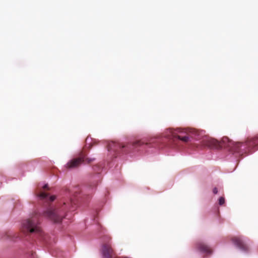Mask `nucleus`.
I'll return each mask as SVG.
<instances>
[{
  "label": "nucleus",
  "mask_w": 258,
  "mask_h": 258,
  "mask_svg": "<svg viewBox=\"0 0 258 258\" xmlns=\"http://www.w3.org/2000/svg\"><path fill=\"white\" fill-rule=\"evenodd\" d=\"M53 177H54V181L56 180V179H57V177H56V176H54Z\"/></svg>",
  "instance_id": "16"
},
{
  "label": "nucleus",
  "mask_w": 258,
  "mask_h": 258,
  "mask_svg": "<svg viewBox=\"0 0 258 258\" xmlns=\"http://www.w3.org/2000/svg\"><path fill=\"white\" fill-rule=\"evenodd\" d=\"M95 158H89L86 157V154L82 152L78 158H74L69 161L66 165L68 169H73L78 167L83 162H86L90 163L94 161Z\"/></svg>",
  "instance_id": "6"
},
{
  "label": "nucleus",
  "mask_w": 258,
  "mask_h": 258,
  "mask_svg": "<svg viewBox=\"0 0 258 258\" xmlns=\"http://www.w3.org/2000/svg\"><path fill=\"white\" fill-rule=\"evenodd\" d=\"M222 146L229 148L233 152L247 153L258 149V135L248 138L244 143L234 142L227 137H224L222 139Z\"/></svg>",
  "instance_id": "1"
},
{
  "label": "nucleus",
  "mask_w": 258,
  "mask_h": 258,
  "mask_svg": "<svg viewBox=\"0 0 258 258\" xmlns=\"http://www.w3.org/2000/svg\"><path fill=\"white\" fill-rule=\"evenodd\" d=\"M213 193L214 194H217L218 193V189L216 187H215L213 190Z\"/></svg>",
  "instance_id": "14"
},
{
  "label": "nucleus",
  "mask_w": 258,
  "mask_h": 258,
  "mask_svg": "<svg viewBox=\"0 0 258 258\" xmlns=\"http://www.w3.org/2000/svg\"><path fill=\"white\" fill-rule=\"evenodd\" d=\"M193 132L191 129H181L177 128L173 130L169 128L167 132L166 136L170 140L173 142H176L178 140L183 142L187 143L189 141V139L191 137L190 134Z\"/></svg>",
  "instance_id": "2"
},
{
  "label": "nucleus",
  "mask_w": 258,
  "mask_h": 258,
  "mask_svg": "<svg viewBox=\"0 0 258 258\" xmlns=\"http://www.w3.org/2000/svg\"><path fill=\"white\" fill-rule=\"evenodd\" d=\"M110 241L111 238L108 237L102 244L101 251L103 258H114L115 256V252Z\"/></svg>",
  "instance_id": "7"
},
{
  "label": "nucleus",
  "mask_w": 258,
  "mask_h": 258,
  "mask_svg": "<svg viewBox=\"0 0 258 258\" xmlns=\"http://www.w3.org/2000/svg\"><path fill=\"white\" fill-rule=\"evenodd\" d=\"M233 244L240 250L247 251L248 249V246L241 236H234L231 238Z\"/></svg>",
  "instance_id": "9"
},
{
  "label": "nucleus",
  "mask_w": 258,
  "mask_h": 258,
  "mask_svg": "<svg viewBox=\"0 0 258 258\" xmlns=\"http://www.w3.org/2000/svg\"><path fill=\"white\" fill-rule=\"evenodd\" d=\"M225 203V199L223 197H220L219 199V204L223 205Z\"/></svg>",
  "instance_id": "12"
},
{
  "label": "nucleus",
  "mask_w": 258,
  "mask_h": 258,
  "mask_svg": "<svg viewBox=\"0 0 258 258\" xmlns=\"http://www.w3.org/2000/svg\"><path fill=\"white\" fill-rule=\"evenodd\" d=\"M56 199V196L55 195H49V203L54 201Z\"/></svg>",
  "instance_id": "13"
},
{
  "label": "nucleus",
  "mask_w": 258,
  "mask_h": 258,
  "mask_svg": "<svg viewBox=\"0 0 258 258\" xmlns=\"http://www.w3.org/2000/svg\"><path fill=\"white\" fill-rule=\"evenodd\" d=\"M89 140V138H88V137H87V138H86V146H87V143H88V142Z\"/></svg>",
  "instance_id": "15"
},
{
  "label": "nucleus",
  "mask_w": 258,
  "mask_h": 258,
  "mask_svg": "<svg viewBox=\"0 0 258 258\" xmlns=\"http://www.w3.org/2000/svg\"><path fill=\"white\" fill-rule=\"evenodd\" d=\"M96 185H97V184L95 183V184H93V186L94 187H95V186H96Z\"/></svg>",
  "instance_id": "17"
},
{
  "label": "nucleus",
  "mask_w": 258,
  "mask_h": 258,
  "mask_svg": "<svg viewBox=\"0 0 258 258\" xmlns=\"http://www.w3.org/2000/svg\"><path fill=\"white\" fill-rule=\"evenodd\" d=\"M21 231L26 235L41 234V229L38 225L36 219L34 217L23 221Z\"/></svg>",
  "instance_id": "3"
},
{
  "label": "nucleus",
  "mask_w": 258,
  "mask_h": 258,
  "mask_svg": "<svg viewBox=\"0 0 258 258\" xmlns=\"http://www.w3.org/2000/svg\"><path fill=\"white\" fill-rule=\"evenodd\" d=\"M196 246L200 251L203 253L207 254H211L212 253L213 251L211 247L203 242L197 243Z\"/></svg>",
  "instance_id": "11"
},
{
  "label": "nucleus",
  "mask_w": 258,
  "mask_h": 258,
  "mask_svg": "<svg viewBox=\"0 0 258 258\" xmlns=\"http://www.w3.org/2000/svg\"><path fill=\"white\" fill-rule=\"evenodd\" d=\"M203 145L210 148H217L219 145V142L212 138L206 137L203 140Z\"/></svg>",
  "instance_id": "10"
},
{
  "label": "nucleus",
  "mask_w": 258,
  "mask_h": 258,
  "mask_svg": "<svg viewBox=\"0 0 258 258\" xmlns=\"http://www.w3.org/2000/svg\"><path fill=\"white\" fill-rule=\"evenodd\" d=\"M149 143L144 141H136L132 143L126 145L112 142L108 145V150L113 151L115 153H118L123 148H126L127 150L133 149L144 144L148 145Z\"/></svg>",
  "instance_id": "4"
},
{
  "label": "nucleus",
  "mask_w": 258,
  "mask_h": 258,
  "mask_svg": "<svg viewBox=\"0 0 258 258\" xmlns=\"http://www.w3.org/2000/svg\"><path fill=\"white\" fill-rule=\"evenodd\" d=\"M47 189L48 185L47 184H46L43 186V189H42L38 194V197L39 198L40 200L44 201V206L46 207V209L44 211L43 214L46 217L48 216V211L47 209L48 198L47 196V192H46Z\"/></svg>",
  "instance_id": "8"
},
{
  "label": "nucleus",
  "mask_w": 258,
  "mask_h": 258,
  "mask_svg": "<svg viewBox=\"0 0 258 258\" xmlns=\"http://www.w3.org/2000/svg\"><path fill=\"white\" fill-rule=\"evenodd\" d=\"M49 220L55 224H60L66 216V212L63 207H49Z\"/></svg>",
  "instance_id": "5"
}]
</instances>
